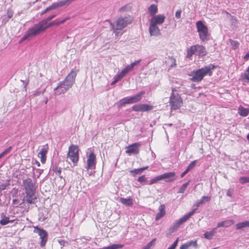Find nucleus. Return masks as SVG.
Instances as JSON below:
<instances>
[{"label": "nucleus", "mask_w": 249, "mask_h": 249, "mask_svg": "<svg viewBox=\"0 0 249 249\" xmlns=\"http://www.w3.org/2000/svg\"><path fill=\"white\" fill-rule=\"evenodd\" d=\"M78 71V70L76 68L72 69L65 79L58 84L57 86L54 89L55 96H58L66 93L72 87L75 82V77Z\"/></svg>", "instance_id": "nucleus-1"}, {"label": "nucleus", "mask_w": 249, "mask_h": 249, "mask_svg": "<svg viewBox=\"0 0 249 249\" xmlns=\"http://www.w3.org/2000/svg\"><path fill=\"white\" fill-rule=\"evenodd\" d=\"M55 16V15H53L35 24L33 27L28 30L25 35L21 38L20 42H21L26 39L31 38L45 30L48 22L54 18Z\"/></svg>", "instance_id": "nucleus-2"}, {"label": "nucleus", "mask_w": 249, "mask_h": 249, "mask_svg": "<svg viewBox=\"0 0 249 249\" xmlns=\"http://www.w3.org/2000/svg\"><path fill=\"white\" fill-rule=\"evenodd\" d=\"M215 68V66L214 65L210 64L197 70L193 71L191 74V76H192V78L191 79V81L194 82H200L206 75H212L213 73L212 70Z\"/></svg>", "instance_id": "nucleus-3"}, {"label": "nucleus", "mask_w": 249, "mask_h": 249, "mask_svg": "<svg viewBox=\"0 0 249 249\" xmlns=\"http://www.w3.org/2000/svg\"><path fill=\"white\" fill-rule=\"evenodd\" d=\"M131 22L132 19L129 17L119 18L116 21L115 25H113V24L109 20L106 21V23L109 25L110 28L113 30L116 36L118 35L119 33L117 30L123 29Z\"/></svg>", "instance_id": "nucleus-4"}, {"label": "nucleus", "mask_w": 249, "mask_h": 249, "mask_svg": "<svg viewBox=\"0 0 249 249\" xmlns=\"http://www.w3.org/2000/svg\"><path fill=\"white\" fill-rule=\"evenodd\" d=\"M144 94L145 91L142 90L133 96L125 97L120 100L119 107H122L124 106L125 104H133L140 102Z\"/></svg>", "instance_id": "nucleus-5"}, {"label": "nucleus", "mask_w": 249, "mask_h": 249, "mask_svg": "<svg viewBox=\"0 0 249 249\" xmlns=\"http://www.w3.org/2000/svg\"><path fill=\"white\" fill-rule=\"evenodd\" d=\"M78 147L77 145H71L69 147L67 158L73 163V166H76L79 160Z\"/></svg>", "instance_id": "nucleus-6"}, {"label": "nucleus", "mask_w": 249, "mask_h": 249, "mask_svg": "<svg viewBox=\"0 0 249 249\" xmlns=\"http://www.w3.org/2000/svg\"><path fill=\"white\" fill-rule=\"evenodd\" d=\"M197 32L199 34V38L201 40L205 41L207 40L208 35V30L202 21L199 20L196 23Z\"/></svg>", "instance_id": "nucleus-7"}, {"label": "nucleus", "mask_w": 249, "mask_h": 249, "mask_svg": "<svg viewBox=\"0 0 249 249\" xmlns=\"http://www.w3.org/2000/svg\"><path fill=\"white\" fill-rule=\"evenodd\" d=\"M182 103V100L180 96L178 94H175L173 92L170 98V104L171 106V108L174 110L179 109Z\"/></svg>", "instance_id": "nucleus-8"}, {"label": "nucleus", "mask_w": 249, "mask_h": 249, "mask_svg": "<svg viewBox=\"0 0 249 249\" xmlns=\"http://www.w3.org/2000/svg\"><path fill=\"white\" fill-rule=\"evenodd\" d=\"M96 164V156L92 151L87 156V164L85 168L88 170H94L95 169Z\"/></svg>", "instance_id": "nucleus-9"}, {"label": "nucleus", "mask_w": 249, "mask_h": 249, "mask_svg": "<svg viewBox=\"0 0 249 249\" xmlns=\"http://www.w3.org/2000/svg\"><path fill=\"white\" fill-rule=\"evenodd\" d=\"M34 232L35 233H37L39 235L40 238L41 239V247H44L48 239L47 232L45 230L38 228L37 226L34 227Z\"/></svg>", "instance_id": "nucleus-10"}, {"label": "nucleus", "mask_w": 249, "mask_h": 249, "mask_svg": "<svg viewBox=\"0 0 249 249\" xmlns=\"http://www.w3.org/2000/svg\"><path fill=\"white\" fill-rule=\"evenodd\" d=\"M153 108V107L152 105L142 104H137L133 106L132 107V110L134 111H141L145 112L152 110Z\"/></svg>", "instance_id": "nucleus-11"}, {"label": "nucleus", "mask_w": 249, "mask_h": 249, "mask_svg": "<svg viewBox=\"0 0 249 249\" xmlns=\"http://www.w3.org/2000/svg\"><path fill=\"white\" fill-rule=\"evenodd\" d=\"M141 146V143L135 142L126 147L125 153L128 154L136 155L139 153V147Z\"/></svg>", "instance_id": "nucleus-12"}, {"label": "nucleus", "mask_w": 249, "mask_h": 249, "mask_svg": "<svg viewBox=\"0 0 249 249\" xmlns=\"http://www.w3.org/2000/svg\"><path fill=\"white\" fill-rule=\"evenodd\" d=\"M26 196L25 200L29 204H34L36 203V191L26 192Z\"/></svg>", "instance_id": "nucleus-13"}, {"label": "nucleus", "mask_w": 249, "mask_h": 249, "mask_svg": "<svg viewBox=\"0 0 249 249\" xmlns=\"http://www.w3.org/2000/svg\"><path fill=\"white\" fill-rule=\"evenodd\" d=\"M165 19V17L164 15L159 14L152 17L150 22L156 25H161L164 22Z\"/></svg>", "instance_id": "nucleus-14"}, {"label": "nucleus", "mask_w": 249, "mask_h": 249, "mask_svg": "<svg viewBox=\"0 0 249 249\" xmlns=\"http://www.w3.org/2000/svg\"><path fill=\"white\" fill-rule=\"evenodd\" d=\"M23 186H24L26 192L36 191L35 184L30 178H28L23 180Z\"/></svg>", "instance_id": "nucleus-15"}, {"label": "nucleus", "mask_w": 249, "mask_h": 249, "mask_svg": "<svg viewBox=\"0 0 249 249\" xmlns=\"http://www.w3.org/2000/svg\"><path fill=\"white\" fill-rule=\"evenodd\" d=\"M159 177L160 180L164 179L166 182L172 181L176 179L175 173L173 172L164 173L159 175Z\"/></svg>", "instance_id": "nucleus-16"}, {"label": "nucleus", "mask_w": 249, "mask_h": 249, "mask_svg": "<svg viewBox=\"0 0 249 249\" xmlns=\"http://www.w3.org/2000/svg\"><path fill=\"white\" fill-rule=\"evenodd\" d=\"M149 33L151 36H159L160 35V31L157 25L150 22L149 28Z\"/></svg>", "instance_id": "nucleus-17"}, {"label": "nucleus", "mask_w": 249, "mask_h": 249, "mask_svg": "<svg viewBox=\"0 0 249 249\" xmlns=\"http://www.w3.org/2000/svg\"><path fill=\"white\" fill-rule=\"evenodd\" d=\"M194 47L195 48L194 51L196 55L203 56L206 54V50L203 46L196 45H194Z\"/></svg>", "instance_id": "nucleus-18"}, {"label": "nucleus", "mask_w": 249, "mask_h": 249, "mask_svg": "<svg viewBox=\"0 0 249 249\" xmlns=\"http://www.w3.org/2000/svg\"><path fill=\"white\" fill-rule=\"evenodd\" d=\"M48 146L47 144L43 145L41 150L38 153V156L40 158L42 163H45L46 160V154L48 150Z\"/></svg>", "instance_id": "nucleus-19"}, {"label": "nucleus", "mask_w": 249, "mask_h": 249, "mask_svg": "<svg viewBox=\"0 0 249 249\" xmlns=\"http://www.w3.org/2000/svg\"><path fill=\"white\" fill-rule=\"evenodd\" d=\"M192 247L195 249L198 248V245L196 240L188 241L183 245L180 247V249H188L189 248Z\"/></svg>", "instance_id": "nucleus-20"}, {"label": "nucleus", "mask_w": 249, "mask_h": 249, "mask_svg": "<svg viewBox=\"0 0 249 249\" xmlns=\"http://www.w3.org/2000/svg\"><path fill=\"white\" fill-rule=\"evenodd\" d=\"M196 210V208L194 209L191 212H189L188 214L183 216L178 222L181 225L182 224H183L184 222H186L188 219H189V218L195 213Z\"/></svg>", "instance_id": "nucleus-21"}, {"label": "nucleus", "mask_w": 249, "mask_h": 249, "mask_svg": "<svg viewBox=\"0 0 249 249\" xmlns=\"http://www.w3.org/2000/svg\"><path fill=\"white\" fill-rule=\"evenodd\" d=\"M159 211L155 217L156 220H158L165 215V206L164 205H160L159 207Z\"/></svg>", "instance_id": "nucleus-22"}, {"label": "nucleus", "mask_w": 249, "mask_h": 249, "mask_svg": "<svg viewBox=\"0 0 249 249\" xmlns=\"http://www.w3.org/2000/svg\"><path fill=\"white\" fill-rule=\"evenodd\" d=\"M211 200V197L208 196H203L201 199L196 201L195 206L198 207L201 205L204 204L205 203L209 202Z\"/></svg>", "instance_id": "nucleus-23"}, {"label": "nucleus", "mask_w": 249, "mask_h": 249, "mask_svg": "<svg viewBox=\"0 0 249 249\" xmlns=\"http://www.w3.org/2000/svg\"><path fill=\"white\" fill-rule=\"evenodd\" d=\"M120 202L126 206H132L133 204V199L130 197H121L120 198Z\"/></svg>", "instance_id": "nucleus-24"}, {"label": "nucleus", "mask_w": 249, "mask_h": 249, "mask_svg": "<svg viewBox=\"0 0 249 249\" xmlns=\"http://www.w3.org/2000/svg\"><path fill=\"white\" fill-rule=\"evenodd\" d=\"M217 228H213L211 231H207L204 234V237L208 240L212 239L216 232Z\"/></svg>", "instance_id": "nucleus-25"}, {"label": "nucleus", "mask_w": 249, "mask_h": 249, "mask_svg": "<svg viewBox=\"0 0 249 249\" xmlns=\"http://www.w3.org/2000/svg\"><path fill=\"white\" fill-rule=\"evenodd\" d=\"M238 113L242 117H246L249 114V108H246L240 106L238 107Z\"/></svg>", "instance_id": "nucleus-26"}, {"label": "nucleus", "mask_w": 249, "mask_h": 249, "mask_svg": "<svg viewBox=\"0 0 249 249\" xmlns=\"http://www.w3.org/2000/svg\"><path fill=\"white\" fill-rule=\"evenodd\" d=\"M158 10L157 5L154 4L151 5L148 8V12L152 17L156 15Z\"/></svg>", "instance_id": "nucleus-27"}, {"label": "nucleus", "mask_w": 249, "mask_h": 249, "mask_svg": "<svg viewBox=\"0 0 249 249\" xmlns=\"http://www.w3.org/2000/svg\"><path fill=\"white\" fill-rule=\"evenodd\" d=\"M2 219L0 221V224L1 225H5L9 223H12L14 221V219L10 220L9 217L6 216L3 214H2Z\"/></svg>", "instance_id": "nucleus-28"}, {"label": "nucleus", "mask_w": 249, "mask_h": 249, "mask_svg": "<svg viewBox=\"0 0 249 249\" xmlns=\"http://www.w3.org/2000/svg\"><path fill=\"white\" fill-rule=\"evenodd\" d=\"M69 18H66L61 21H57V20H54L51 22H50V23H47V27H46V29L49 28V27H50L51 26H54V25H58L60 24H62L63 23H64Z\"/></svg>", "instance_id": "nucleus-29"}, {"label": "nucleus", "mask_w": 249, "mask_h": 249, "mask_svg": "<svg viewBox=\"0 0 249 249\" xmlns=\"http://www.w3.org/2000/svg\"><path fill=\"white\" fill-rule=\"evenodd\" d=\"M194 49L195 48L194 47V46H192L189 48L187 49V54L186 56V58H191L193 54H195Z\"/></svg>", "instance_id": "nucleus-30"}, {"label": "nucleus", "mask_w": 249, "mask_h": 249, "mask_svg": "<svg viewBox=\"0 0 249 249\" xmlns=\"http://www.w3.org/2000/svg\"><path fill=\"white\" fill-rule=\"evenodd\" d=\"M236 228L237 229H240L245 227H249V221H246L239 223L236 224Z\"/></svg>", "instance_id": "nucleus-31"}, {"label": "nucleus", "mask_w": 249, "mask_h": 249, "mask_svg": "<svg viewBox=\"0 0 249 249\" xmlns=\"http://www.w3.org/2000/svg\"><path fill=\"white\" fill-rule=\"evenodd\" d=\"M131 71V70L130 69L128 66H127L124 69H123L119 74L122 78H123L128 72Z\"/></svg>", "instance_id": "nucleus-32"}, {"label": "nucleus", "mask_w": 249, "mask_h": 249, "mask_svg": "<svg viewBox=\"0 0 249 249\" xmlns=\"http://www.w3.org/2000/svg\"><path fill=\"white\" fill-rule=\"evenodd\" d=\"M176 59L173 57L169 58L167 61V63L169 64V66L171 68L175 67L177 65Z\"/></svg>", "instance_id": "nucleus-33"}, {"label": "nucleus", "mask_w": 249, "mask_h": 249, "mask_svg": "<svg viewBox=\"0 0 249 249\" xmlns=\"http://www.w3.org/2000/svg\"><path fill=\"white\" fill-rule=\"evenodd\" d=\"M123 247L122 245L119 244H113L110 246L106 247L103 248V249H118L121 248Z\"/></svg>", "instance_id": "nucleus-34"}, {"label": "nucleus", "mask_w": 249, "mask_h": 249, "mask_svg": "<svg viewBox=\"0 0 249 249\" xmlns=\"http://www.w3.org/2000/svg\"><path fill=\"white\" fill-rule=\"evenodd\" d=\"M180 226V225L179 224V223L178 222H177L174 224V226H173L172 227L170 228L169 231H170V233H173L174 232H175Z\"/></svg>", "instance_id": "nucleus-35"}, {"label": "nucleus", "mask_w": 249, "mask_h": 249, "mask_svg": "<svg viewBox=\"0 0 249 249\" xmlns=\"http://www.w3.org/2000/svg\"><path fill=\"white\" fill-rule=\"evenodd\" d=\"M189 184V181L187 182V183L183 184L180 188L179 189V191L178 192V193H183L186 190L188 185Z\"/></svg>", "instance_id": "nucleus-36"}, {"label": "nucleus", "mask_w": 249, "mask_h": 249, "mask_svg": "<svg viewBox=\"0 0 249 249\" xmlns=\"http://www.w3.org/2000/svg\"><path fill=\"white\" fill-rule=\"evenodd\" d=\"M130 9H131V6L129 5H125L124 6L121 7L119 9V11H120L121 12L128 11H129Z\"/></svg>", "instance_id": "nucleus-37"}, {"label": "nucleus", "mask_w": 249, "mask_h": 249, "mask_svg": "<svg viewBox=\"0 0 249 249\" xmlns=\"http://www.w3.org/2000/svg\"><path fill=\"white\" fill-rule=\"evenodd\" d=\"M57 5V7H62L66 4H69V2L68 0L60 1L58 2H56Z\"/></svg>", "instance_id": "nucleus-38"}, {"label": "nucleus", "mask_w": 249, "mask_h": 249, "mask_svg": "<svg viewBox=\"0 0 249 249\" xmlns=\"http://www.w3.org/2000/svg\"><path fill=\"white\" fill-rule=\"evenodd\" d=\"M242 78L249 81V67L242 75Z\"/></svg>", "instance_id": "nucleus-39"}, {"label": "nucleus", "mask_w": 249, "mask_h": 249, "mask_svg": "<svg viewBox=\"0 0 249 249\" xmlns=\"http://www.w3.org/2000/svg\"><path fill=\"white\" fill-rule=\"evenodd\" d=\"M142 60L140 59L137 61H136L132 63H131L130 65H128V67L130 68V69L132 70L133 68L140 64V63L141 62Z\"/></svg>", "instance_id": "nucleus-40"}, {"label": "nucleus", "mask_w": 249, "mask_h": 249, "mask_svg": "<svg viewBox=\"0 0 249 249\" xmlns=\"http://www.w3.org/2000/svg\"><path fill=\"white\" fill-rule=\"evenodd\" d=\"M160 180L159 176H158L154 178L151 179L149 182V184L152 185L153 184L156 183L158 181Z\"/></svg>", "instance_id": "nucleus-41"}, {"label": "nucleus", "mask_w": 249, "mask_h": 249, "mask_svg": "<svg viewBox=\"0 0 249 249\" xmlns=\"http://www.w3.org/2000/svg\"><path fill=\"white\" fill-rule=\"evenodd\" d=\"M11 149H12V146H9L8 148H7L4 151H3L0 154V156L1 157V158H2L3 157H4L6 155H7L8 153H9L10 152V151H11Z\"/></svg>", "instance_id": "nucleus-42"}, {"label": "nucleus", "mask_w": 249, "mask_h": 249, "mask_svg": "<svg viewBox=\"0 0 249 249\" xmlns=\"http://www.w3.org/2000/svg\"><path fill=\"white\" fill-rule=\"evenodd\" d=\"M129 172L131 174L134 173L133 176H135L136 174H141L142 172V171L141 168H139L130 170Z\"/></svg>", "instance_id": "nucleus-43"}, {"label": "nucleus", "mask_w": 249, "mask_h": 249, "mask_svg": "<svg viewBox=\"0 0 249 249\" xmlns=\"http://www.w3.org/2000/svg\"><path fill=\"white\" fill-rule=\"evenodd\" d=\"M57 4L56 3H53L51 6L48 7L47 8V10H49V11H50L51 10H54V9H55L56 8H57Z\"/></svg>", "instance_id": "nucleus-44"}, {"label": "nucleus", "mask_w": 249, "mask_h": 249, "mask_svg": "<svg viewBox=\"0 0 249 249\" xmlns=\"http://www.w3.org/2000/svg\"><path fill=\"white\" fill-rule=\"evenodd\" d=\"M197 163V160H195L192 161L190 164L188 165L187 168H188L189 170L194 168Z\"/></svg>", "instance_id": "nucleus-45"}, {"label": "nucleus", "mask_w": 249, "mask_h": 249, "mask_svg": "<svg viewBox=\"0 0 249 249\" xmlns=\"http://www.w3.org/2000/svg\"><path fill=\"white\" fill-rule=\"evenodd\" d=\"M9 185V183L8 182L1 183L0 184V192L2 191L5 190L7 186Z\"/></svg>", "instance_id": "nucleus-46"}, {"label": "nucleus", "mask_w": 249, "mask_h": 249, "mask_svg": "<svg viewBox=\"0 0 249 249\" xmlns=\"http://www.w3.org/2000/svg\"><path fill=\"white\" fill-rule=\"evenodd\" d=\"M225 227L227 228L230 226H231L233 224V222L232 220H228L224 221Z\"/></svg>", "instance_id": "nucleus-47"}, {"label": "nucleus", "mask_w": 249, "mask_h": 249, "mask_svg": "<svg viewBox=\"0 0 249 249\" xmlns=\"http://www.w3.org/2000/svg\"><path fill=\"white\" fill-rule=\"evenodd\" d=\"M138 181L140 182H145L147 181V178L145 176H142L138 178Z\"/></svg>", "instance_id": "nucleus-48"}, {"label": "nucleus", "mask_w": 249, "mask_h": 249, "mask_svg": "<svg viewBox=\"0 0 249 249\" xmlns=\"http://www.w3.org/2000/svg\"><path fill=\"white\" fill-rule=\"evenodd\" d=\"M53 170L55 172V174L58 176H60L61 173V169L60 167H55Z\"/></svg>", "instance_id": "nucleus-49"}, {"label": "nucleus", "mask_w": 249, "mask_h": 249, "mask_svg": "<svg viewBox=\"0 0 249 249\" xmlns=\"http://www.w3.org/2000/svg\"><path fill=\"white\" fill-rule=\"evenodd\" d=\"M156 239H154L152 240L151 241H150L146 246H145L143 249H149L150 247L154 244Z\"/></svg>", "instance_id": "nucleus-50"}, {"label": "nucleus", "mask_w": 249, "mask_h": 249, "mask_svg": "<svg viewBox=\"0 0 249 249\" xmlns=\"http://www.w3.org/2000/svg\"><path fill=\"white\" fill-rule=\"evenodd\" d=\"M233 194V190L230 188L226 191V195L228 196L231 197Z\"/></svg>", "instance_id": "nucleus-51"}, {"label": "nucleus", "mask_w": 249, "mask_h": 249, "mask_svg": "<svg viewBox=\"0 0 249 249\" xmlns=\"http://www.w3.org/2000/svg\"><path fill=\"white\" fill-rule=\"evenodd\" d=\"M178 238H177V239L173 243L172 246L169 247L167 249H175L178 245Z\"/></svg>", "instance_id": "nucleus-52"}, {"label": "nucleus", "mask_w": 249, "mask_h": 249, "mask_svg": "<svg viewBox=\"0 0 249 249\" xmlns=\"http://www.w3.org/2000/svg\"><path fill=\"white\" fill-rule=\"evenodd\" d=\"M181 12H182V11L181 9L178 10L175 13L176 18H179L181 17Z\"/></svg>", "instance_id": "nucleus-53"}, {"label": "nucleus", "mask_w": 249, "mask_h": 249, "mask_svg": "<svg viewBox=\"0 0 249 249\" xmlns=\"http://www.w3.org/2000/svg\"><path fill=\"white\" fill-rule=\"evenodd\" d=\"M58 242L62 246H65L66 244H68V242L62 239H58Z\"/></svg>", "instance_id": "nucleus-54"}, {"label": "nucleus", "mask_w": 249, "mask_h": 249, "mask_svg": "<svg viewBox=\"0 0 249 249\" xmlns=\"http://www.w3.org/2000/svg\"><path fill=\"white\" fill-rule=\"evenodd\" d=\"M7 16L9 19L11 18L13 16V12L11 10H8L7 12Z\"/></svg>", "instance_id": "nucleus-55"}, {"label": "nucleus", "mask_w": 249, "mask_h": 249, "mask_svg": "<svg viewBox=\"0 0 249 249\" xmlns=\"http://www.w3.org/2000/svg\"><path fill=\"white\" fill-rule=\"evenodd\" d=\"M45 89H43V90H41V91H36L34 94V95H35V96H39L40 94H42L45 92Z\"/></svg>", "instance_id": "nucleus-56"}, {"label": "nucleus", "mask_w": 249, "mask_h": 249, "mask_svg": "<svg viewBox=\"0 0 249 249\" xmlns=\"http://www.w3.org/2000/svg\"><path fill=\"white\" fill-rule=\"evenodd\" d=\"M240 180L242 183L248 182H249V178H241Z\"/></svg>", "instance_id": "nucleus-57"}, {"label": "nucleus", "mask_w": 249, "mask_h": 249, "mask_svg": "<svg viewBox=\"0 0 249 249\" xmlns=\"http://www.w3.org/2000/svg\"><path fill=\"white\" fill-rule=\"evenodd\" d=\"M122 78H123L119 74L116 75L114 78L115 82H118L119 80H120Z\"/></svg>", "instance_id": "nucleus-58"}, {"label": "nucleus", "mask_w": 249, "mask_h": 249, "mask_svg": "<svg viewBox=\"0 0 249 249\" xmlns=\"http://www.w3.org/2000/svg\"><path fill=\"white\" fill-rule=\"evenodd\" d=\"M220 227H225L224 221L219 222L217 225V227L216 228H218Z\"/></svg>", "instance_id": "nucleus-59"}, {"label": "nucleus", "mask_w": 249, "mask_h": 249, "mask_svg": "<svg viewBox=\"0 0 249 249\" xmlns=\"http://www.w3.org/2000/svg\"><path fill=\"white\" fill-rule=\"evenodd\" d=\"M189 171L190 170L188 168H186V169L181 173V177L183 178Z\"/></svg>", "instance_id": "nucleus-60"}, {"label": "nucleus", "mask_w": 249, "mask_h": 249, "mask_svg": "<svg viewBox=\"0 0 249 249\" xmlns=\"http://www.w3.org/2000/svg\"><path fill=\"white\" fill-rule=\"evenodd\" d=\"M244 59H245V60H249V52H248L246 53V55H245V56H244Z\"/></svg>", "instance_id": "nucleus-61"}, {"label": "nucleus", "mask_w": 249, "mask_h": 249, "mask_svg": "<svg viewBox=\"0 0 249 249\" xmlns=\"http://www.w3.org/2000/svg\"><path fill=\"white\" fill-rule=\"evenodd\" d=\"M48 12H49V10H47V8L44 10V11H43L41 14V15H43L44 14H45V13H47Z\"/></svg>", "instance_id": "nucleus-62"}, {"label": "nucleus", "mask_w": 249, "mask_h": 249, "mask_svg": "<svg viewBox=\"0 0 249 249\" xmlns=\"http://www.w3.org/2000/svg\"><path fill=\"white\" fill-rule=\"evenodd\" d=\"M141 169H142V172L146 169H147L148 168V166H145V167H143L142 168H141Z\"/></svg>", "instance_id": "nucleus-63"}, {"label": "nucleus", "mask_w": 249, "mask_h": 249, "mask_svg": "<svg viewBox=\"0 0 249 249\" xmlns=\"http://www.w3.org/2000/svg\"><path fill=\"white\" fill-rule=\"evenodd\" d=\"M238 45V43L235 41H234V49L237 47Z\"/></svg>", "instance_id": "nucleus-64"}]
</instances>
